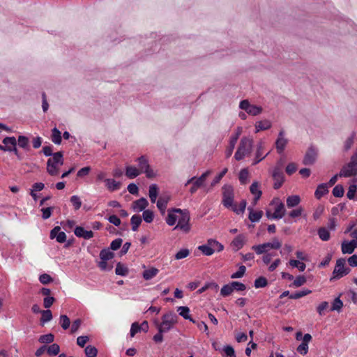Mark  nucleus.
I'll return each instance as SVG.
<instances>
[{
    "label": "nucleus",
    "instance_id": "35",
    "mask_svg": "<svg viewBox=\"0 0 357 357\" xmlns=\"http://www.w3.org/2000/svg\"><path fill=\"white\" fill-rule=\"evenodd\" d=\"M51 139L52 141L56 144H60L61 143V133L56 128H54L52 130Z\"/></svg>",
    "mask_w": 357,
    "mask_h": 357
},
{
    "label": "nucleus",
    "instance_id": "23",
    "mask_svg": "<svg viewBox=\"0 0 357 357\" xmlns=\"http://www.w3.org/2000/svg\"><path fill=\"white\" fill-rule=\"evenodd\" d=\"M357 245L353 242V241H344L342 243V252L343 254H351Z\"/></svg>",
    "mask_w": 357,
    "mask_h": 357
},
{
    "label": "nucleus",
    "instance_id": "13",
    "mask_svg": "<svg viewBox=\"0 0 357 357\" xmlns=\"http://www.w3.org/2000/svg\"><path fill=\"white\" fill-rule=\"evenodd\" d=\"M242 128L241 127H237L234 133L231 135V136L229 138V146L226 152V155L227 157L230 156L233 152V150L235 147V145L236 144V142L242 133Z\"/></svg>",
    "mask_w": 357,
    "mask_h": 357
},
{
    "label": "nucleus",
    "instance_id": "39",
    "mask_svg": "<svg viewBox=\"0 0 357 357\" xmlns=\"http://www.w3.org/2000/svg\"><path fill=\"white\" fill-rule=\"evenodd\" d=\"M319 237L324 241H327L330 239V231L325 227H321L318 229Z\"/></svg>",
    "mask_w": 357,
    "mask_h": 357
},
{
    "label": "nucleus",
    "instance_id": "55",
    "mask_svg": "<svg viewBox=\"0 0 357 357\" xmlns=\"http://www.w3.org/2000/svg\"><path fill=\"white\" fill-rule=\"evenodd\" d=\"M3 143L5 146H17V140L14 137H6L3 139Z\"/></svg>",
    "mask_w": 357,
    "mask_h": 357
},
{
    "label": "nucleus",
    "instance_id": "8",
    "mask_svg": "<svg viewBox=\"0 0 357 357\" xmlns=\"http://www.w3.org/2000/svg\"><path fill=\"white\" fill-rule=\"evenodd\" d=\"M271 205L274 206V212L271 213L270 211H266V215L268 219H281L285 214V208L284 204L278 199H274Z\"/></svg>",
    "mask_w": 357,
    "mask_h": 357
},
{
    "label": "nucleus",
    "instance_id": "18",
    "mask_svg": "<svg viewBox=\"0 0 357 357\" xmlns=\"http://www.w3.org/2000/svg\"><path fill=\"white\" fill-rule=\"evenodd\" d=\"M250 192L254 195L252 202L253 206L256 205L258 200L260 199L261 195V191L259 188V183L257 181H255L252 183L250 187Z\"/></svg>",
    "mask_w": 357,
    "mask_h": 357
},
{
    "label": "nucleus",
    "instance_id": "7",
    "mask_svg": "<svg viewBox=\"0 0 357 357\" xmlns=\"http://www.w3.org/2000/svg\"><path fill=\"white\" fill-rule=\"evenodd\" d=\"M173 212H176L179 214L178 218V224L174 227V229L179 228L180 229L188 232L189 231L190 227L189 225L190 221V215L189 213L186 210H181L180 208H172Z\"/></svg>",
    "mask_w": 357,
    "mask_h": 357
},
{
    "label": "nucleus",
    "instance_id": "29",
    "mask_svg": "<svg viewBox=\"0 0 357 357\" xmlns=\"http://www.w3.org/2000/svg\"><path fill=\"white\" fill-rule=\"evenodd\" d=\"M169 201V196H161L157 202V207L162 215L165 213L167 205Z\"/></svg>",
    "mask_w": 357,
    "mask_h": 357
},
{
    "label": "nucleus",
    "instance_id": "54",
    "mask_svg": "<svg viewBox=\"0 0 357 357\" xmlns=\"http://www.w3.org/2000/svg\"><path fill=\"white\" fill-rule=\"evenodd\" d=\"M143 219L146 222L151 223L153 220V213L150 210H144L142 214Z\"/></svg>",
    "mask_w": 357,
    "mask_h": 357
},
{
    "label": "nucleus",
    "instance_id": "43",
    "mask_svg": "<svg viewBox=\"0 0 357 357\" xmlns=\"http://www.w3.org/2000/svg\"><path fill=\"white\" fill-rule=\"evenodd\" d=\"M208 243L212 248L213 252H220L223 249V245L214 239H208Z\"/></svg>",
    "mask_w": 357,
    "mask_h": 357
},
{
    "label": "nucleus",
    "instance_id": "32",
    "mask_svg": "<svg viewBox=\"0 0 357 357\" xmlns=\"http://www.w3.org/2000/svg\"><path fill=\"white\" fill-rule=\"evenodd\" d=\"M158 273L159 270L158 268L151 267L149 269L145 270L142 273V276L145 280H149L154 278Z\"/></svg>",
    "mask_w": 357,
    "mask_h": 357
},
{
    "label": "nucleus",
    "instance_id": "14",
    "mask_svg": "<svg viewBox=\"0 0 357 357\" xmlns=\"http://www.w3.org/2000/svg\"><path fill=\"white\" fill-rule=\"evenodd\" d=\"M287 144L288 139L285 137L284 131L280 130L275 141V148L277 152L280 154L282 153Z\"/></svg>",
    "mask_w": 357,
    "mask_h": 357
},
{
    "label": "nucleus",
    "instance_id": "51",
    "mask_svg": "<svg viewBox=\"0 0 357 357\" xmlns=\"http://www.w3.org/2000/svg\"><path fill=\"white\" fill-rule=\"evenodd\" d=\"M54 335L52 333H49V334L41 335L39 337L38 341L40 343L49 344V343H52L54 341Z\"/></svg>",
    "mask_w": 357,
    "mask_h": 357
},
{
    "label": "nucleus",
    "instance_id": "41",
    "mask_svg": "<svg viewBox=\"0 0 357 357\" xmlns=\"http://www.w3.org/2000/svg\"><path fill=\"white\" fill-rule=\"evenodd\" d=\"M105 182L106 183L107 188L111 191L116 190L120 187V183L114 179L107 178L105 179Z\"/></svg>",
    "mask_w": 357,
    "mask_h": 357
},
{
    "label": "nucleus",
    "instance_id": "59",
    "mask_svg": "<svg viewBox=\"0 0 357 357\" xmlns=\"http://www.w3.org/2000/svg\"><path fill=\"white\" fill-rule=\"evenodd\" d=\"M355 137V132H352L351 135L345 140L344 144V148L345 151H348L354 144Z\"/></svg>",
    "mask_w": 357,
    "mask_h": 357
},
{
    "label": "nucleus",
    "instance_id": "25",
    "mask_svg": "<svg viewBox=\"0 0 357 357\" xmlns=\"http://www.w3.org/2000/svg\"><path fill=\"white\" fill-rule=\"evenodd\" d=\"M357 178H353L349 185L347 197L349 199H354L356 197L357 190Z\"/></svg>",
    "mask_w": 357,
    "mask_h": 357
},
{
    "label": "nucleus",
    "instance_id": "64",
    "mask_svg": "<svg viewBox=\"0 0 357 357\" xmlns=\"http://www.w3.org/2000/svg\"><path fill=\"white\" fill-rule=\"evenodd\" d=\"M70 202L74 206L75 210H78L82 206V202L79 197L77 195H73L70 198Z\"/></svg>",
    "mask_w": 357,
    "mask_h": 357
},
{
    "label": "nucleus",
    "instance_id": "34",
    "mask_svg": "<svg viewBox=\"0 0 357 357\" xmlns=\"http://www.w3.org/2000/svg\"><path fill=\"white\" fill-rule=\"evenodd\" d=\"M158 195V188L156 184H151L149 189V195L152 203H155Z\"/></svg>",
    "mask_w": 357,
    "mask_h": 357
},
{
    "label": "nucleus",
    "instance_id": "37",
    "mask_svg": "<svg viewBox=\"0 0 357 357\" xmlns=\"http://www.w3.org/2000/svg\"><path fill=\"white\" fill-rule=\"evenodd\" d=\"M132 229L135 231L142 222V219L139 215H134L132 216L131 220Z\"/></svg>",
    "mask_w": 357,
    "mask_h": 357
},
{
    "label": "nucleus",
    "instance_id": "6",
    "mask_svg": "<svg viewBox=\"0 0 357 357\" xmlns=\"http://www.w3.org/2000/svg\"><path fill=\"white\" fill-rule=\"evenodd\" d=\"M282 243L278 238H275L271 242H267L259 245H253L252 249L257 254L261 255L268 253L272 249L278 250L281 248Z\"/></svg>",
    "mask_w": 357,
    "mask_h": 357
},
{
    "label": "nucleus",
    "instance_id": "31",
    "mask_svg": "<svg viewBox=\"0 0 357 357\" xmlns=\"http://www.w3.org/2000/svg\"><path fill=\"white\" fill-rule=\"evenodd\" d=\"M140 174V170L134 166H127L126 168V175L129 178H135Z\"/></svg>",
    "mask_w": 357,
    "mask_h": 357
},
{
    "label": "nucleus",
    "instance_id": "10",
    "mask_svg": "<svg viewBox=\"0 0 357 357\" xmlns=\"http://www.w3.org/2000/svg\"><path fill=\"white\" fill-rule=\"evenodd\" d=\"M345 265L346 261L344 259H339L337 260L336 265L333 272V279L341 278L349 273V268L347 267Z\"/></svg>",
    "mask_w": 357,
    "mask_h": 357
},
{
    "label": "nucleus",
    "instance_id": "4",
    "mask_svg": "<svg viewBox=\"0 0 357 357\" xmlns=\"http://www.w3.org/2000/svg\"><path fill=\"white\" fill-rule=\"evenodd\" d=\"M253 146V139L250 137H243L235 153L234 158L236 160H241L251 153Z\"/></svg>",
    "mask_w": 357,
    "mask_h": 357
},
{
    "label": "nucleus",
    "instance_id": "42",
    "mask_svg": "<svg viewBox=\"0 0 357 357\" xmlns=\"http://www.w3.org/2000/svg\"><path fill=\"white\" fill-rule=\"evenodd\" d=\"M42 317L40 318L41 324L43 325L45 323L48 322L52 319V314L51 310H46L41 312Z\"/></svg>",
    "mask_w": 357,
    "mask_h": 357
},
{
    "label": "nucleus",
    "instance_id": "2",
    "mask_svg": "<svg viewBox=\"0 0 357 357\" xmlns=\"http://www.w3.org/2000/svg\"><path fill=\"white\" fill-rule=\"evenodd\" d=\"M178 322V315L169 311L164 314L162 317V321L160 323L158 320L154 321L155 326L159 332L167 333L170 331Z\"/></svg>",
    "mask_w": 357,
    "mask_h": 357
},
{
    "label": "nucleus",
    "instance_id": "45",
    "mask_svg": "<svg viewBox=\"0 0 357 357\" xmlns=\"http://www.w3.org/2000/svg\"><path fill=\"white\" fill-rule=\"evenodd\" d=\"M311 292L312 291L309 289H303L301 291L291 294L289 295V298L291 299H298L310 294Z\"/></svg>",
    "mask_w": 357,
    "mask_h": 357
},
{
    "label": "nucleus",
    "instance_id": "33",
    "mask_svg": "<svg viewBox=\"0 0 357 357\" xmlns=\"http://www.w3.org/2000/svg\"><path fill=\"white\" fill-rule=\"evenodd\" d=\"M301 202V197L298 195H291L287 198V206L288 208H293L298 206Z\"/></svg>",
    "mask_w": 357,
    "mask_h": 357
},
{
    "label": "nucleus",
    "instance_id": "56",
    "mask_svg": "<svg viewBox=\"0 0 357 357\" xmlns=\"http://www.w3.org/2000/svg\"><path fill=\"white\" fill-rule=\"evenodd\" d=\"M245 270L246 268L245 266H240L238 270L236 272L231 274V278L233 279L242 278L245 274Z\"/></svg>",
    "mask_w": 357,
    "mask_h": 357
},
{
    "label": "nucleus",
    "instance_id": "27",
    "mask_svg": "<svg viewBox=\"0 0 357 357\" xmlns=\"http://www.w3.org/2000/svg\"><path fill=\"white\" fill-rule=\"evenodd\" d=\"M328 185L327 183L319 185L314 192V196L317 199H320L323 196L328 192Z\"/></svg>",
    "mask_w": 357,
    "mask_h": 357
},
{
    "label": "nucleus",
    "instance_id": "49",
    "mask_svg": "<svg viewBox=\"0 0 357 357\" xmlns=\"http://www.w3.org/2000/svg\"><path fill=\"white\" fill-rule=\"evenodd\" d=\"M60 324L63 330H66L70 327V321L67 315L62 314L60 316Z\"/></svg>",
    "mask_w": 357,
    "mask_h": 357
},
{
    "label": "nucleus",
    "instance_id": "1",
    "mask_svg": "<svg viewBox=\"0 0 357 357\" xmlns=\"http://www.w3.org/2000/svg\"><path fill=\"white\" fill-rule=\"evenodd\" d=\"M233 188L231 185H225V207L231 209L236 214H243L245 210L246 201L242 199L239 204L234 202Z\"/></svg>",
    "mask_w": 357,
    "mask_h": 357
},
{
    "label": "nucleus",
    "instance_id": "48",
    "mask_svg": "<svg viewBox=\"0 0 357 357\" xmlns=\"http://www.w3.org/2000/svg\"><path fill=\"white\" fill-rule=\"evenodd\" d=\"M343 307V303L342 301L340 299V297H337L336 298L333 303H332V307L331 308V311H340L341 309Z\"/></svg>",
    "mask_w": 357,
    "mask_h": 357
},
{
    "label": "nucleus",
    "instance_id": "36",
    "mask_svg": "<svg viewBox=\"0 0 357 357\" xmlns=\"http://www.w3.org/2000/svg\"><path fill=\"white\" fill-rule=\"evenodd\" d=\"M176 213H177L173 212L172 209H169L168 211V215L166 218V222L169 225H174L176 223V220H178L179 215H177Z\"/></svg>",
    "mask_w": 357,
    "mask_h": 357
},
{
    "label": "nucleus",
    "instance_id": "61",
    "mask_svg": "<svg viewBox=\"0 0 357 357\" xmlns=\"http://www.w3.org/2000/svg\"><path fill=\"white\" fill-rule=\"evenodd\" d=\"M328 307V303L326 301L321 302L317 307V311L320 316L324 315V310Z\"/></svg>",
    "mask_w": 357,
    "mask_h": 357
},
{
    "label": "nucleus",
    "instance_id": "63",
    "mask_svg": "<svg viewBox=\"0 0 357 357\" xmlns=\"http://www.w3.org/2000/svg\"><path fill=\"white\" fill-rule=\"evenodd\" d=\"M306 282V278L303 276L300 275L296 278V279L293 282V286L296 287H299L302 285H303Z\"/></svg>",
    "mask_w": 357,
    "mask_h": 357
},
{
    "label": "nucleus",
    "instance_id": "16",
    "mask_svg": "<svg viewBox=\"0 0 357 357\" xmlns=\"http://www.w3.org/2000/svg\"><path fill=\"white\" fill-rule=\"evenodd\" d=\"M61 228L59 226L54 227L50 231V238H56L58 243H62L66 241L65 232L60 231Z\"/></svg>",
    "mask_w": 357,
    "mask_h": 357
},
{
    "label": "nucleus",
    "instance_id": "28",
    "mask_svg": "<svg viewBox=\"0 0 357 357\" xmlns=\"http://www.w3.org/2000/svg\"><path fill=\"white\" fill-rule=\"evenodd\" d=\"M248 209L249 211V220L252 222H259L263 215L262 211H254L250 206Z\"/></svg>",
    "mask_w": 357,
    "mask_h": 357
},
{
    "label": "nucleus",
    "instance_id": "15",
    "mask_svg": "<svg viewBox=\"0 0 357 357\" xmlns=\"http://www.w3.org/2000/svg\"><path fill=\"white\" fill-rule=\"evenodd\" d=\"M272 177L274 181L273 187L275 189L280 188L284 183V174L279 167H275L272 172Z\"/></svg>",
    "mask_w": 357,
    "mask_h": 357
},
{
    "label": "nucleus",
    "instance_id": "60",
    "mask_svg": "<svg viewBox=\"0 0 357 357\" xmlns=\"http://www.w3.org/2000/svg\"><path fill=\"white\" fill-rule=\"evenodd\" d=\"M39 281L43 284H47L52 282L53 278L49 274L43 273L40 275Z\"/></svg>",
    "mask_w": 357,
    "mask_h": 357
},
{
    "label": "nucleus",
    "instance_id": "58",
    "mask_svg": "<svg viewBox=\"0 0 357 357\" xmlns=\"http://www.w3.org/2000/svg\"><path fill=\"white\" fill-rule=\"evenodd\" d=\"M267 280L264 277H259L255 281V288H263L267 285Z\"/></svg>",
    "mask_w": 357,
    "mask_h": 357
},
{
    "label": "nucleus",
    "instance_id": "17",
    "mask_svg": "<svg viewBox=\"0 0 357 357\" xmlns=\"http://www.w3.org/2000/svg\"><path fill=\"white\" fill-rule=\"evenodd\" d=\"M311 340L312 336L310 334L307 333L304 335L302 343L297 347V351L302 355H305L308 351V343Z\"/></svg>",
    "mask_w": 357,
    "mask_h": 357
},
{
    "label": "nucleus",
    "instance_id": "46",
    "mask_svg": "<svg viewBox=\"0 0 357 357\" xmlns=\"http://www.w3.org/2000/svg\"><path fill=\"white\" fill-rule=\"evenodd\" d=\"M114 253L108 249H103L100 252V257L101 260L107 261L114 257Z\"/></svg>",
    "mask_w": 357,
    "mask_h": 357
},
{
    "label": "nucleus",
    "instance_id": "26",
    "mask_svg": "<svg viewBox=\"0 0 357 357\" xmlns=\"http://www.w3.org/2000/svg\"><path fill=\"white\" fill-rule=\"evenodd\" d=\"M210 171H206L200 177L196 178L195 177L191 178L188 181V183H195L197 187L200 188L203 185L204 181H206L207 176L210 174Z\"/></svg>",
    "mask_w": 357,
    "mask_h": 357
},
{
    "label": "nucleus",
    "instance_id": "3",
    "mask_svg": "<svg viewBox=\"0 0 357 357\" xmlns=\"http://www.w3.org/2000/svg\"><path fill=\"white\" fill-rule=\"evenodd\" d=\"M63 155L62 151L54 153L53 157L47 162V172L52 176H57L59 173L60 166L63 165Z\"/></svg>",
    "mask_w": 357,
    "mask_h": 357
},
{
    "label": "nucleus",
    "instance_id": "30",
    "mask_svg": "<svg viewBox=\"0 0 357 357\" xmlns=\"http://www.w3.org/2000/svg\"><path fill=\"white\" fill-rule=\"evenodd\" d=\"M177 311L178 312L179 315L183 317L185 319H188L192 323H196V321L191 318L190 316V309L188 307L186 306H181L178 307L177 309Z\"/></svg>",
    "mask_w": 357,
    "mask_h": 357
},
{
    "label": "nucleus",
    "instance_id": "47",
    "mask_svg": "<svg viewBox=\"0 0 357 357\" xmlns=\"http://www.w3.org/2000/svg\"><path fill=\"white\" fill-rule=\"evenodd\" d=\"M198 250H200L204 255L210 256L213 254V250L208 243L207 244L199 245Z\"/></svg>",
    "mask_w": 357,
    "mask_h": 357
},
{
    "label": "nucleus",
    "instance_id": "20",
    "mask_svg": "<svg viewBox=\"0 0 357 357\" xmlns=\"http://www.w3.org/2000/svg\"><path fill=\"white\" fill-rule=\"evenodd\" d=\"M317 151L314 148H310L305 153L303 159L305 165H312L317 158Z\"/></svg>",
    "mask_w": 357,
    "mask_h": 357
},
{
    "label": "nucleus",
    "instance_id": "12",
    "mask_svg": "<svg viewBox=\"0 0 357 357\" xmlns=\"http://www.w3.org/2000/svg\"><path fill=\"white\" fill-rule=\"evenodd\" d=\"M264 149L265 142L261 140L259 141L256 146L255 157L252 162V165H257L269 154L270 151H268L266 153H264Z\"/></svg>",
    "mask_w": 357,
    "mask_h": 357
},
{
    "label": "nucleus",
    "instance_id": "40",
    "mask_svg": "<svg viewBox=\"0 0 357 357\" xmlns=\"http://www.w3.org/2000/svg\"><path fill=\"white\" fill-rule=\"evenodd\" d=\"M18 145L25 149V150H29V138L26 136H23V135H20L18 137Z\"/></svg>",
    "mask_w": 357,
    "mask_h": 357
},
{
    "label": "nucleus",
    "instance_id": "53",
    "mask_svg": "<svg viewBox=\"0 0 357 357\" xmlns=\"http://www.w3.org/2000/svg\"><path fill=\"white\" fill-rule=\"evenodd\" d=\"M344 189L342 185H337L333 189V195L335 197H342L344 195Z\"/></svg>",
    "mask_w": 357,
    "mask_h": 357
},
{
    "label": "nucleus",
    "instance_id": "62",
    "mask_svg": "<svg viewBox=\"0 0 357 357\" xmlns=\"http://www.w3.org/2000/svg\"><path fill=\"white\" fill-rule=\"evenodd\" d=\"M225 357H236L235 351L231 346H225Z\"/></svg>",
    "mask_w": 357,
    "mask_h": 357
},
{
    "label": "nucleus",
    "instance_id": "57",
    "mask_svg": "<svg viewBox=\"0 0 357 357\" xmlns=\"http://www.w3.org/2000/svg\"><path fill=\"white\" fill-rule=\"evenodd\" d=\"M249 178V172L247 169H243L239 173V180L241 183L245 184Z\"/></svg>",
    "mask_w": 357,
    "mask_h": 357
},
{
    "label": "nucleus",
    "instance_id": "44",
    "mask_svg": "<svg viewBox=\"0 0 357 357\" xmlns=\"http://www.w3.org/2000/svg\"><path fill=\"white\" fill-rule=\"evenodd\" d=\"M115 273L116 275L125 276L128 273V269L126 266L119 262L116 264Z\"/></svg>",
    "mask_w": 357,
    "mask_h": 357
},
{
    "label": "nucleus",
    "instance_id": "11",
    "mask_svg": "<svg viewBox=\"0 0 357 357\" xmlns=\"http://www.w3.org/2000/svg\"><path fill=\"white\" fill-rule=\"evenodd\" d=\"M138 162V169L140 173H145L148 178H152L155 176L153 171L151 169L149 160L146 156L142 155L137 159Z\"/></svg>",
    "mask_w": 357,
    "mask_h": 357
},
{
    "label": "nucleus",
    "instance_id": "50",
    "mask_svg": "<svg viewBox=\"0 0 357 357\" xmlns=\"http://www.w3.org/2000/svg\"><path fill=\"white\" fill-rule=\"evenodd\" d=\"M85 354L87 357H96L98 354L97 349L91 345H89L85 348Z\"/></svg>",
    "mask_w": 357,
    "mask_h": 357
},
{
    "label": "nucleus",
    "instance_id": "21",
    "mask_svg": "<svg viewBox=\"0 0 357 357\" xmlns=\"http://www.w3.org/2000/svg\"><path fill=\"white\" fill-rule=\"evenodd\" d=\"M74 233L77 237L84 239H90L93 236L92 231H87L84 227L79 226L75 227Z\"/></svg>",
    "mask_w": 357,
    "mask_h": 357
},
{
    "label": "nucleus",
    "instance_id": "5",
    "mask_svg": "<svg viewBox=\"0 0 357 357\" xmlns=\"http://www.w3.org/2000/svg\"><path fill=\"white\" fill-rule=\"evenodd\" d=\"M340 177L357 178V153L354 154L350 162L344 165L339 172Z\"/></svg>",
    "mask_w": 357,
    "mask_h": 357
},
{
    "label": "nucleus",
    "instance_id": "22",
    "mask_svg": "<svg viewBox=\"0 0 357 357\" xmlns=\"http://www.w3.org/2000/svg\"><path fill=\"white\" fill-rule=\"evenodd\" d=\"M271 122L268 119L257 121L255 124V132L257 133L262 130H267L271 128Z\"/></svg>",
    "mask_w": 357,
    "mask_h": 357
},
{
    "label": "nucleus",
    "instance_id": "9",
    "mask_svg": "<svg viewBox=\"0 0 357 357\" xmlns=\"http://www.w3.org/2000/svg\"><path fill=\"white\" fill-rule=\"evenodd\" d=\"M239 108L251 116H258L263 112L262 107L251 103L248 100H241Z\"/></svg>",
    "mask_w": 357,
    "mask_h": 357
},
{
    "label": "nucleus",
    "instance_id": "19",
    "mask_svg": "<svg viewBox=\"0 0 357 357\" xmlns=\"http://www.w3.org/2000/svg\"><path fill=\"white\" fill-rule=\"evenodd\" d=\"M245 241L246 237L243 234H240L234 238L230 244V246L232 250L237 251L243 248Z\"/></svg>",
    "mask_w": 357,
    "mask_h": 357
},
{
    "label": "nucleus",
    "instance_id": "24",
    "mask_svg": "<svg viewBox=\"0 0 357 357\" xmlns=\"http://www.w3.org/2000/svg\"><path fill=\"white\" fill-rule=\"evenodd\" d=\"M148 204L147 200L142 197L133 202L132 206L135 211H142L147 207Z\"/></svg>",
    "mask_w": 357,
    "mask_h": 357
},
{
    "label": "nucleus",
    "instance_id": "52",
    "mask_svg": "<svg viewBox=\"0 0 357 357\" xmlns=\"http://www.w3.org/2000/svg\"><path fill=\"white\" fill-rule=\"evenodd\" d=\"M47 354L52 356L57 355L60 351V347L57 344H52L47 349Z\"/></svg>",
    "mask_w": 357,
    "mask_h": 357
},
{
    "label": "nucleus",
    "instance_id": "38",
    "mask_svg": "<svg viewBox=\"0 0 357 357\" xmlns=\"http://www.w3.org/2000/svg\"><path fill=\"white\" fill-rule=\"evenodd\" d=\"M289 264L292 268H297L300 271H304L306 268V265L300 260L290 259Z\"/></svg>",
    "mask_w": 357,
    "mask_h": 357
}]
</instances>
